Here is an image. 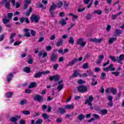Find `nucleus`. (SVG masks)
Listing matches in <instances>:
<instances>
[{"instance_id":"1","label":"nucleus","mask_w":124,"mask_h":124,"mask_svg":"<svg viewBox=\"0 0 124 124\" xmlns=\"http://www.w3.org/2000/svg\"><path fill=\"white\" fill-rule=\"evenodd\" d=\"M109 59H110L113 62H118V63H121V64H123L122 61L124 60V54H121L119 57H115L114 56H109Z\"/></svg>"},{"instance_id":"2","label":"nucleus","mask_w":124,"mask_h":124,"mask_svg":"<svg viewBox=\"0 0 124 124\" xmlns=\"http://www.w3.org/2000/svg\"><path fill=\"white\" fill-rule=\"evenodd\" d=\"M93 96H90L89 97V99L86 100V101L85 102L84 104H88L89 106L90 107V108L91 110H93V104L92 102H93Z\"/></svg>"},{"instance_id":"3","label":"nucleus","mask_w":124,"mask_h":124,"mask_svg":"<svg viewBox=\"0 0 124 124\" xmlns=\"http://www.w3.org/2000/svg\"><path fill=\"white\" fill-rule=\"evenodd\" d=\"M78 91L79 93H86L88 91V88L84 85H80L77 87Z\"/></svg>"},{"instance_id":"4","label":"nucleus","mask_w":124,"mask_h":124,"mask_svg":"<svg viewBox=\"0 0 124 124\" xmlns=\"http://www.w3.org/2000/svg\"><path fill=\"white\" fill-rule=\"evenodd\" d=\"M51 62H56L58 61V54L52 53L49 58Z\"/></svg>"},{"instance_id":"5","label":"nucleus","mask_w":124,"mask_h":124,"mask_svg":"<svg viewBox=\"0 0 124 124\" xmlns=\"http://www.w3.org/2000/svg\"><path fill=\"white\" fill-rule=\"evenodd\" d=\"M50 73V71H46L44 72H40L38 73H37L34 75L35 78H40L41 76H42L43 75H45L46 74H49Z\"/></svg>"},{"instance_id":"6","label":"nucleus","mask_w":124,"mask_h":124,"mask_svg":"<svg viewBox=\"0 0 124 124\" xmlns=\"http://www.w3.org/2000/svg\"><path fill=\"white\" fill-rule=\"evenodd\" d=\"M113 66H114V64H110L108 67L103 68V70L106 71V72H108V71H115L116 69Z\"/></svg>"},{"instance_id":"7","label":"nucleus","mask_w":124,"mask_h":124,"mask_svg":"<svg viewBox=\"0 0 124 124\" xmlns=\"http://www.w3.org/2000/svg\"><path fill=\"white\" fill-rule=\"evenodd\" d=\"M2 21H3V24L6 25L7 28H10V27H11V24L9 23V22H10V19L9 18L7 19L6 17H4L2 18Z\"/></svg>"},{"instance_id":"8","label":"nucleus","mask_w":124,"mask_h":124,"mask_svg":"<svg viewBox=\"0 0 124 124\" xmlns=\"http://www.w3.org/2000/svg\"><path fill=\"white\" fill-rule=\"evenodd\" d=\"M86 42H84V38H80L78 39L77 41V44L78 45H80L81 47H84L86 45Z\"/></svg>"},{"instance_id":"9","label":"nucleus","mask_w":124,"mask_h":124,"mask_svg":"<svg viewBox=\"0 0 124 124\" xmlns=\"http://www.w3.org/2000/svg\"><path fill=\"white\" fill-rule=\"evenodd\" d=\"M40 19V17L38 16L32 15L31 16V21L32 22H35V23H38Z\"/></svg>"},{"instance_id":"10","label":"nucleus","mask_w":124,"mask_h":124,"mask_svg":"<svg viewBox=\"0 0 124 124\" xmlns=\"http://www.w3.org/2000/svg\"><path fill=\"white\" fill-rule=\"evenodd\" d=\"M108 100L109 101L108 103V106L112 107V106H113V97L110 95H108Z\"/></svg>"},{"instance_id":"11","label":"nucleus","mask_w":124,"mask_h":124,"mask_svg":"<svg viewBox=\"0 0 124 124\" xmlns=\"http://www.w3.org/2000/svg\"><path fill=\"white\" fill-rule=\"evenodd\" d=\"M34 100L38 101V102H42V101H43V97L40 95H36L34 97Z\"/></svg>"},{"instance_id":"12","label":"nucleus","mask_w":124,"mask_h":124,"mask_svg":"<svg viewBox=\"0 0 124 124\" xmlns=\"http://www.w3.org/2000/svg\"><path fill=\"white\" fill-rule=\"evenodd\" d=\"M49 80L50 81H53V80H54V81H59V80H60V76L56 75L55 76L50 77Z\"/></svg>"},{"instance_id":"13","label":"nucleus","mask_w":124,"mask_h":124,"mask_svg":"<svg viewBox=\"0 0 124 124\" xmlns=\"http://www.w3.org/2000/svg\"><path fill=\"white\" fill-rule=\"evenodd\" d=\"M32 0H25L24 5L23 7V9H27L29 4H31Z\"/></svg>"},{"instance_id":"14","label":"nucleus","mask_w":124,"mask_h":124,"mask_svg":"<svg viewBox=\"0 0 124 124\" xmlns=\"http://www.w3.org/2000/svg\"><path fill=\"white\" fill-rule=\"evenodd\" d=\"M102 40H103V39L102 38L99 39L96 38L94 39H90V41H92V42H94L95 43H100V42H101Z\"/></svg>"},{"instance_id":"15","label":"nucleus","mask_w":124,"mask_h":124,"mask_svg":"<svg viewBox=\"0 0 124 124\" xmlns=\"http://www.w3.org/2000/svg\"><path fill=\"white\" fill-rule=\"evenodd\" d=\"M3 3H4L5 7L7 9H10V2L7 1V0H4L2 1Z\"/></svg>"},{"instance_id":"16","label":"nucleus","mask_w":124,"mask_h":124,"mask_svg":"<svg viewBox=\"0 0 124 124\" xmlns=\"http://www.w3.org/2000/svg\"><path fill=\"white\" fill-rule=\"evenodd\" d=\"M64 108L67 110H73L74 109V105L73 104L65 105Z\"/></svg>"},{"instance_id":"17","label":"nucleus","mask_w":124,"mask_h":124,"mask_svg":"<svg viewBox=\"0 0 124 124\" xmlns=\"http://www.w3.org/2000/svg\"><path fill=\"white\" fill-rule=\"evenodd\" d=\"M77 62H78V59L75 58L69 62L68 65L69 66H72L74 64L76 63Z\"/></svg>"},{"instance_id":"18","label":"nucleus","mask_w":124,"mask_h":124,"mask_svg":"<svg viewBox=\"0 0 124 124\" xmlns=\"http://www.w3.org/2000/svg\"><path fill=\"white\" fill-rule=\"evenodd\" d=\"M21 118V116H19L18 115H16V117H12L10 119V121H11L12 123H16V122H17L18 121V118Z\"/></svg>"},{"instance_id":"19","label":"nucleus","mask_w":124,"mask_h":124,"mask_svg":"<svg viewBox=\"0 0 124 124\" xmlns=\"http://www.w3.org/2000/svg\"><path fill=\"white\" fill-rule=\"evenodd\" d=\"M63 44V40L62 39H60L56 44L57 47H60V46H62Z\"/></svg>"},{"instance_id":"20","label":"nucleus","mask_w":124,"mask_h":124,"mask_svg":"<svg viewBox=\"0 0 124 124\" xmlns=\"http://www.w3.org/2000/svg\"><path fill=\"white\" fill-rule=\"evenodd\" d=\"M85 118H86V116H85V115L83 114H79L78 117V120H79V121H80V122H82L83 120H84Z\"/></svg>"},{"instance_id":"21","label":"nucleus","mask_w":124,"mask_h":124,"mask_svg":"<svg viewBox=\"0 0 124 124\" xmlns=\"http://www.w3.org/2000/svg\"><path fill=\"white\" fill-rule=\"evenodd\" d=\"M37 86V84H36V82H31L30 85H29V89H31L32 88H35Z\"/></svg>"},{"instance_id":"22","label":"nucleus","mask_w":124,"mask_h":124,"mask_svg":"<svg viewBox=\"0 0 124 124\" xmlns=\"http://www.w3.org/2000/svg\"><path fill=\"white\" fill-rule=\"evenodd\" d=\"M13 77V75L12 74H9L7 77V82H10L12 80Z\"/></svg>"},{"instance_id":"23","label":"nucleus","mask_w":124,"mask_h":124,"mask_svg":"<svg viewBox=\"0 0 124 124\" xmlns=\"http://www.w3.org/2000/svg\"><path fill=\"white\" fill-rule=\"evenodd\" d=\"M59 24L60 25H62V26H65V24H66V22L63 18H62L60 21H59Z\"/></svg>"},{"instance_id":"24","label":"nucleus","mask_w":124,"mask_h":124,"mask_svg":"<svg viewBox=\"0 0 124 124\" xmlns=\"http://www.w3.org/2000/svg\"><path fill=\"white\" fill-rule=\"evenodd\" d=\"M56 8H57V5L55 4H53L52 5L50 6L49 11H54Z\"/></svg>"},{"instance_id":"25","label":"nucleus","mask_w":124,"mask_h":124,"mask_svg":"<svg viewBox=\"0 0 124 124\" xmlns=\"http://www.w3.org/2000/svg\"><path fill=\"white\" fill-rule=\"evenodd\" d=\"M110 91L113 95L116 94V93H117V89H115L114 88H110Z\"/></svg>"},{"instance_id":"26","label":"nucleus","mask_w":124,"mask_h":124,"mask_svg":"<svg viewBox=\"0 0 124 124\" xmlns=\"http://www.w3.org/2000/svg\"><path fill=\"white\" fill-rule=\"evenodd\" d=\"M123 32L122 30L119 29H116L115 31V35H119V34H121Z\"/></svg>"},{"instance_id":"27","label":"nucleus","mask_w":124,"mask_h":124,"mask_svg":"<svg viewBox=\"0 0 124 124\" xmlns=\"http://www.w3.org/2000/svg\"><path fill=\"white\" fill-rule=\"evenodd\" d=\"M117 40V38H109L108 43L109 44H112L113 42H115Z\"/></svg>"},{"instance_id":"28","label":"nucleus","mask_w":124,"mask_h":124,"mask_svg":"<svg viewBox=\"0 0 124 124\" xmlns=\"http://www.w3.org/2000/svg\"><path fill=\"white\" fill-rule=\"evenodd\" d=\"M24 71L26 73H30L31 72V68L29 67H26L24 68Z\"/></svg>"},{"instance_id":"29","label":"nucleus","mask_w":124,"mask_h":124,"mask_svg":"<svg viewBox=\"0 0 124 124\" xmlns=\"http://www.w3.org/2000/svg\"><path fill=\"white\" fill-rule=\"evenodd\" d=\"M107 113H108V110L106 109L101 110V114H102V115H106Z\"/></svg>"},{"instance_id":"30","label":"nucleus","mask_w":124,"mask_h":124,"mask_svg":"<svg viewBox=\"0 0 124 124\" xmlns=\"http://www.w3.org/2000/svg\"><path fill=\"white\" fill-rule=\"evenodd\" d=\"M69 43H70V44H71L72 45H73V44H74V39L73 37H69Z\"/></svg>"},{"instance_id":"31","label":"nucleus","mask_w":124,"mask_h":124,"mask_svg":"<svg viewBox=\"0 0 124 124\" xmlns=\"http://www.w3.org/2000/svg\"><path fill=\"white\" fill-rule=\"evenodd\" d=\"M63 88V84H60L58 87H57V90L58 92H61Z\"/></svg>"},{"instance_id":"32","label":"nucleus","mask_w":124,"mask_h":124,"mask_svg":"<svg viewBox=\"0 0 124 124\" xmlns=\"http://www.w3.org/2000/svg\"><path fill=\"white\" fill-rule=\"evenodd\" d=\"M22 113L23 115H31V111L28 110H23Z\"/></svg>"},{"instance_id":"33","label":"nucleus","mask_w":124,"mask_h":124,"mask_svg":"<svg viewBox=\"0 0 124 124\" xmlns=\"http://www.w3.org/2000/svg\"><path fill=\"white\" fill-rule=\"evenodd\" d=\"M27 102V100L24 99V100L20 101L19 104L20 105H24V104H26Z\"/></svg>"},{"instance_id":"34","label":"nucleus","mask_w":124,"mask_h":124,"mask_svg":"<svg viewBox=\"0 0 124 124\" xmlns=\"http://www.w3.org/2000/svg\"><path fill=\"white\" fill-rule=\"evenodd\" d=\"M62 5H63V3L62 1H60L57 3L56 7H58V8H61Z\"/></svg>"},{"instance_id":"35","label":"nucleus","mask_w":124,"mask_h":124,"mask_svg":"<svg viewBox=\"0 0 124 124\" xmlns=\"http://www.w3.org/2000/svg\"><path fill=\"white\" fill-rule=\"evenodd\" d=\"M105 77H106V74L104 72L102 73L101 75V79L104 80V79H105Z\"/></svg>"},{"instance_id":"36","label":"nucleus","mask_w":124,"mask_h":124,"mask_svg":"<svg viewBox=\"0 0 124 124\" xmlns=\"http://www.w3.org/2000/svg\"><path fill=\"white\" fill-rule=\"evenodd\" d=\"M59 110L60 111L61 114H64L65 113V109L62 108H59Z\"/></svg>"},{"instance_id":"37","label":"nucleus","mask_w":124,"mask_h":124,"mask_svg":"<svg viewBox=\"0 0 124 124\" xmlns=\"http://www.w3.org/2000/svg\"><path fill=\"white\" fill-rule=\"evenodd\" d=\"M12 95H13V93L12 92H8L7 93V97L8 98H10V97H12Z\"/></svg>"},{"instance_id":"38","label":"nucleus","mask_w":124,"mask_h":124,"mask_svg":"<svg viewBox=\"0 0 124 124\" xmlns=\"http://www.w3.org/2000/svg\"><path fill=\"white\" fill-rule=\"evenodd\" d=\"M102 13V11L100 10H95L94 11V14H98V15H100Z\"/></svg>"},{"instance_id":"39","label":"nucleus","mask_w":124,"mask_h":124,"mask_svg":"<svg viewBox=\"0 0 124 124\" xmlns=\"http://www.w3.org/2000/svg\"><path fill=\"white\" fill-rule=\"evenodd\" d=\"M49 13H50L51 16L56 17V13L55 11H49Z\"/></svg>"},{"instance_id":"40","label":"nucleus","mask_w":124,"mask_h":124,"mask_svg":"<svg viewBox=\"0 0 124 124\" xmlns=\"http://www.w3.org/2000/svg\"><path fill=\"white\" fill-rule=\"evenodd\" d=\"M7 16L8 19L11 20L12 19V16H13V14L11 13H8Z\"/></svg>"},{"instance_id":"41","label":"nucleus","mask_w":124,"mask_h":124,"mask_svg":"<svg viewBox=\"0 0 124 124\" xmlns=\"http://www.w3.org/2000/svg\"><path fill=\"white\" fill-rule=\"evenodd\" d=\"M78 84H79V85H81V84H85V83L86 82H85V81L82 79H78Z\"/></svg>"},{"instance_id":"42","label":"nucleus","mask_w":124,"mask_h":124,"mask_svg":"<svg viewBox=\"0 0 124 124\" xmlns=\"http://www.w3.org/2000/svg\"><path fill=\"white\" fill-rule=\"evenodd\" d=\"M43 123V121L42 119H39L36 121L35 124H41Z\"/></svg>"},{"instance_id":"43","label":"nucleus","mask_w":124,"mask_h":124,"mask_svg":"<svg viewBox=\"0 0 124 124\" xmlns=\"http://www.w3.org/2000/svg\"><path fill=\"white\" fill-rule=\"evenodd\" d=\"M46 51H51V50H52V46H46Z\"/></svg>"},{"instance_id":"44","label":"nucleus","mask_w":124,"mask_h":124,"mask_svg":"<svg viewBox=\"0 0 124 124\" xmlns=\"http://www.w3.org/2000/svg\"><path fill=\"white\" fill-rule=\"evenodd\" d=\"M79 75V73L77 71H75L73 75V77H77Z\"/></svg>"},{"instance_id":"45","label":"nucleus","mask_w":124,"mask_h":124,"mask_svg":"<svg viewBox=\"0 0 124 124\" xmlns=\"http://www.w3.org/2000/svg\"><path fill=\"white\" fill-rule=\"evenodd\" d=\"M121 94H122V93L121 92H119L118 93H117L116 99L117 100L120 99V98H121Z\"/></svg>"},{"instance_id":"46","label":"nucleus","mask_w":124,"mask_h":124,"mask_svg":"<svg viewBox=\"0 0 124 124\" xmlns=\"http://www.w3.org/2000/svg\"><path fill=\"white\" fill-rule=\"evenodd\" d=\"M46 109H47V105H43L42 106V110H43V111H46Z\"/></svg>"},{"instance_id":"47","label":"nucleus","mask_w":124,"mask_h":124,"mask_svg":"<svg viewBox=\"0 0 124 124\" xmlns=\"http://www.w3.org/2000/svg\"><path fill=\"white\" fill-rule=\"evenodd\" d=\"M68 5H69L68 3H67L66 1H64V6L65 7V9H67V8H68Z\"/></svg>"},{"instance_id":"48","label":"nucleus","mask_w":124,"mask_h":124,"mask_svg":"<svg viewBox=\"0 0 124 124\" xmlns=\"http://www.w3.org/2000/svg\"><path fill=\"white\" fill-rule=\"evenodd\" d=\"M90 56H91V54H90V53H88V54H86V55L84 57V60L85 61H86V60H88V59H89V58H90Z\"/></svg>"},{"instance_id":"49","label":"nucleus","mask_w":124,"mask_h":124,"mask_svg":"<svg viewBox=\"0 0 124 124\" xmlns=\"http://www.w3.org/2000/svg\"><path fill=\"white\" fill-rule=\"evenodd\" d=\"M42 116L43 117H44V118L45 119V120H46V119H48L49 118V116L46 113H43Z\"/></svg>"},{"instance_id":"50","label":"nucleus","mask_w":124,"mask_h":124,"mask_svg":"<svg viewBox=\"0 0 124 124\" xmlns=\"http://www.w3.org/2000/svg\"><path fill=\"white\" fill-rule=\"evenodd\" d=\"M56 122L57 123H58L59 124L62 123V118H57V120H56Z\"/></svg>"},{"instance_id":"51","label":"nucleus","mask_w":124,"mask_h":124,"mask_svg":"<svg viewBox=\"0 0 124 124\" xmlns=\"http://www.w3.org/2000/svg\"><path fill=\"white\" fill-rule=\"evenodd\" d=\"M93 117L96 119H99V118H100L99 115H98L96 114H93Z\"/></svg>"},{"instance_id":"52","label":"nucleus","mask_w":124,"mask_h":124,"mask_svg":"<svg viewBox=\"0 0 124 124\" xmlns=\"http://www.w3.org/2000/svg\"><path fill=\"white\" fill-rule=\"evenodd\" d=\"M91 86H93V87H94L96 85H97V81H95V82L94 81H92L91 83Z\"/></svg>"},{"instance_id":"53","label":"nucleus","mask_w":124,"mask_h":124,"mask_svg":"<svg viewBox=\"0 0 124 124\" xmlns=\"http://www.w3.org/2000/svg\"><path fill=\"white\" fill-rule=\"evenodd\" d=\"M113 75H115V76L117 77L120 75V73L119 72H112L111 73Z\"/></svg>"},{"instance_id":"54","label":"nucleus","mask_w":124,"mask_h":124,"mask_svg":"<svg viewBox=\"0 0 124 124\" xmlns=\"http://www.w3.org/2000/svg\"><path fill=\"white\" fill-rule=\"evenodd\" d=\"M89 67V65H88V63H86L83 64V69H87Z\"/></svg>"},{"instance_id":"55","label":"nucleus","mask_w":124,"mask_h":124,"mask_svg":"<svg viewBox=\"0 0 124 124\" xmlns=\"http://www.w3.org/2000/svg\"><path fill=\"white\" fill-rule=\"evenodd\" d=\"M92 17H93V15H88L86 17L87 20H91L92 19Z\"/></svg>"},{"instance_id":"56","label":"nucleus","mask_w":124,"mask_h":124,"mask_svg":"<svg viewBox=\"0 0 124 124\" xmlns=\"http://www.w3.org/2000/svg\"><path fill=\"white\" fill-rule=\"evenodd\" d=\"M33 61L32 59L29 58L28 60V62L29 64H31L33 62Z\"/></svg>"},{"instance_id":"57","label":"nucleus","mask_w":124,"mask_h":124,"mask_svg":"<svg viewBox=\"0 0 124 124\" xmlns=\"http://www.w3.org/2000/svg\"><path fill=\"white\" fill-rule=\"evenodd\" d=\"M4 38V34H3L0 36V42L3 41Z\"/></svg>"},{"instance_id":"58","label":"nucleus","mask_w":124,"mask_h":124,"mask_svg":"<svg viewBox=\"0 0 124 124\" xmlns=\"http://www.w3.org/2000/svg\"><path fill=\"white\" fill-rule=\"evenodd\" d=\"M96 76H95V75H93V76H92V79H91V80H92V82H94V81H95V78H96Z\"/></svg>"},{"instance_id":"59","label":"nucleus","mask_w":124,"mask_h":124,"mask_svg":"<svg viewBox=\"0 0 124 124\" xmlns=\"http://www.w3.org/2000/svg\"><path fill=\"white\" fill-rule=\"evenodd\" d=\"M87 73H88V75H89V76H91V75H92L93 73V71H92V70H89L88 71H87Z\"/></svg>"},{"instance_id":"60","label":"nucleus","mask_w":124,"mask_h":124,"mask_svg":"<svg viewBox=\"0 0 124 124\" xmlns=\"http://www.w3.org/2000/svg\"><path fill=\"white\" fill-rule=\"evenodd\" d=\"M20 124H26V121L24 119L20 120L19 122Z\"/></svg>"},{"instance_id":"61","label":"nucleus","mask_w":124,"mask_h":124,"mask_svg":"<svg viewBox=\"0 0 124 124\" xmlns=\"http://www.w3.org/2000/svg\"><path fill=\"white\" fill-rule=\"evenodd\" d=\"M58 67H59V64H55L53 66V69H54V70H56V69H58Z\"/></svg>"},{"instance_id":"62","label":"nucleus","mask_w":124,"mask_h":124,"mask_svg":"<svg viewBox=\"0 0 124 124\" xmlns=\"http://www.w3.org/2000/svg\"><path fill=\"white\" fill-rule=\"evenodd\" d=\"M95 72H99L100 71V68L99 67H96L94 69Z\"/></svg>"},{"instance_id":"63","label":"nucleus","mask_w":124,"mask_h":124,"mask_svg":"<svg viewBox=\"0 0 124 124\" xmlns=\"http://www.w3.org/2000/svg\"><path fill=\"white\" fill-rule=\"evenodd\" d=\"M20 22L21 23H24V21H25L26 20V18L25 17H21V18H20Z\"/></svg>"},{"instance_id":"64","label":"nucleus","mask_w":124,"mask_h":124,"mask_svg":"<svg viewBox=\"0 0 124 124\" xmlns=\"http://www.w3.org/2000/svg\"><path fill=\"white\" fill-rule=\"evenodd\" d=\"M16 35V33H11V37L10 38H14V36Z\"/></svg>"}]
</instances>
